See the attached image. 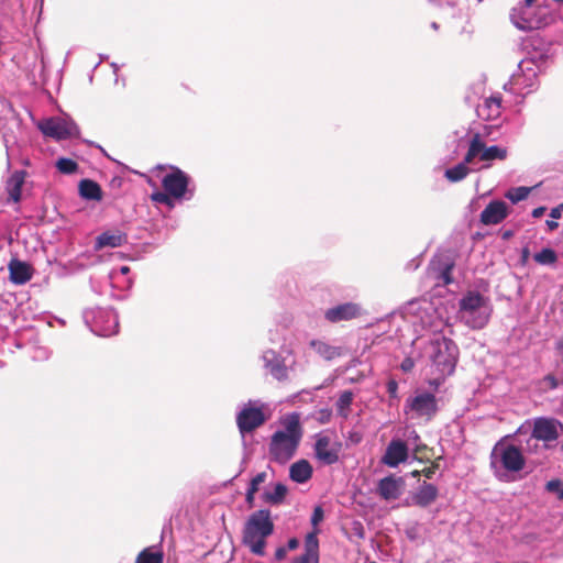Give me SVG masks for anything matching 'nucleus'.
<instances>
[{"instance_id":"13","label":"nucleus","mask_w":563,"mask_h":563,"mask_svg":"<svg viewBox=\"0 0 563 563\" xmlns=\"http://www.w3.org/2000/svg\"><path fill=\"white\" fill-rule=\"evenodd\" d=\"M341 448L342 444L339 441L327 434L319 433L316 437L314 455L325 465H331L339 461Z\"/></svg>"},{"instance_id":"9","label":"nucleus","mask_w":563,"mask_h":563,"mask_svg":"<svg viewBox=\"0 0 563 563\" xmlns=\"http://www.w3.org/2000/svg\"><path fill=\"white\" fill-rule=\"evenodd\" d=\"M84 320L91 332L99 336H111L118 333L119 320L112 309L90 308L84 311Z\"/></svg>"},{"instance_id":"5","label":"nucleus","mask_w":563,"mask_h":563,"mask_svg":"<svg viewBox=\"0 0 563 563\" xmlns=\"http://www.w3.org/2000/svg\"><path fill=\"white\" fill-rule=\"evenodd\" d=\"M526 461L520 449L514 444L498 442L490 454V465L495 475L503 479V473H517L525 467Z\"/></svg>"},{"instance_id":"48","label":"nucleus","mask_w":563,"mask_h":563,"mask_svg":"<svg viewBox=\"0 0 563 563\" xmlns=\"http://www.w3.org/2000/svg\"><path fill=\"white\" fill-rule=\"evenodd\" d=\"M544 380L550 385L551 388L558 387L556 378L552 375L545 376Z\"/></svg>"},{"instance_id":"16","label":"nucleus","mask_w":563,"mask_h":563,"mask_svg":"<svg viewBox=\"0 0 563 563\" xmlns=\"http://www.w3.org/2000/svg\"><path fill=\"white\" fill-rule=\"evenodd\" d=\"M409 449L405 441L393 439L382 456L380 462L389 467H397L399 464L408 460Z\"/></svg>"},{"instance_id":"58","label":"nucleus","mask_w":563,"mask_h":563,"mask_svg":"<svg viewBox=\"0 0 563 563\" xmlns=\"http://www.w3.org/2000/svg\"><path fill=\"white\" fill-rule=\"evenodd\" d=\"M431 27L434 29V30H438L439 25L437 22H432L431 23Z\"/></svg>"},{"instance_id":"35","label":"nucleus","mask_w":563,"mask_h":563,"mask_svg":"<svg viewBox=\"0 0 563 563\" xmlns=\"http://www.w3.org/2000/svg\"><path fill=\"white\" fill-rule=\"evenodd\" d=\"M534 261L540 265H553L556 260V253L550 247H544L533 256Z\"/></svg>"},{"instance_id":"1","label":"nucleus","mask_w":563,"mask_h":563,"mask_svg":"<svg viewBox=\"0 0 563 563\" xmlns=\"http://www.w3.org/2000/svg\"><path fill=\"white\" fill-rule=\"evenodd\" d=\"M302 438V429L297 413L289 415L283 422V429L275 431L268 444L269 460L286 464L291 460Z\"/></svg>"},{"instance_id":"21","label":"nucleus","mask_w":563,"mask_h":563,"mask_svg":"<svg viewBox=\"0 0 563 563\" xmlns=\"http://www.w3.org/2000/svg\"><path fill=\"white\" fill-rule=\"evenodd\" d=\"M430 310L431 306L429 303L423 302L422 305L420 301L415 300L408 302V305L405 307L404 314L406 318H408L409 316L418 318L420 320L422 329H430L432 331H437L438 325L433 323L432 317L429 313Z\"/></svg>"},{"instance_id":"7","label":"nucleus","mask_w":563,"mask_h":563,"mask_svg":"<svg viewBox=\"0 0 563 563\" xmlns=\"http://www.w3.org/2000/svg\"><path fill=\"white\" fill-rule=\"evenodd\" d=\"M439 411L438 400L432 393L416 391L407 398L404 412L410 420L431 421Z\"/></svg>"},{"instance_id":"45","label":"nucleus","mask_w":563,"mask_h":563,"mask_svg":"<svg viewBox=\"0 0 563 563\" xmlns=\"http://www.w3.org/2000/svg\"><path fill=\"white\" fill-rule=\"evenodd\" d=\"M562 213H563V203H560L555 208L551 209L550 217L552 219H559V218H561Z\"/></svg>"},{"instance_id":"20","label":"nucleus","mask_w":563,"mask_h":563,"mask_svg":"<svg viewBox=\"0 0 563 563\" xmlns=\"http://www.w3.org/2000/svg\"><path fill=\"white\" fill-rule=\"evenodd\" d=\"M454 267V263L450 258H434L432 260L429 267V276L435 280L438 286L449 285L453 282L451 273Z\"/></svg>"},{"instance_id":"55","label":"nucleus","mask_w":563,"mask_h":563,"mask_svg":"<svg viewBox=\"0 0 563 563\" xmlns=\"http://www.w3.org/2000/svg\"><path fill=\"white\" fill-rule=\"evenodd\" d=\"M511 235H512V232H511V231H505V232L503 233V238H504V239H509Z\"/></svg>"},{"instance_id":"38","label":"nucleus","mask_w":563,"mask_h":563,"mask_svg":"<svg viewBox=\"0 0 563 563\" xmlns=\"http://www.w3.org/2000/svg\"><path fill=\"white\" fill-rule=\"evenodd\" d=\"M56 168L62 174L71 175V174L77 172L78 164L74 159H71V158L60 157L56 162Z\"/></svg>"},{"instance_id":"23","label":"nucleus","mask_w":563,"mask_h":563,"mask_svg":"<svg viewBox=\"0 0 563 563\" xmlns=\"http://www.w3.org/2000/svg\"><path fill=\"white\" fill-rule=\"evenodd\" d=\"M126 242V234L120 230L106 231L99 234L95 241V250L99 251L104 247H119Z\"/></svg>"},{"instance_id":"44","label":"nucleus","mask_w":563,"mask_h":563,"mask_svg":"<svg viewBox=\"0 0 563 563\" xmlns=\"http://www.w3.org/2000/svg\"><path fill=\"white\" fill-rule=\"evenodd\" d=\"M286 555H287L286 547H279L275 551V561L280 562L286 558Z\"/></svg>"},{"instance_id":"52","label":"nucleus","mask_w":563,"mask_h":563,"mask_svg":"<svg viewBox=\"0 0 563 563\" xmlns=\"http://www.w3.org/2000/svg\"><path fill=\"white\" fill-rule=\"evenodd\" d=\"M547 227L549 228L550 231H553L559 227V223L555 222L554 220H548Z\"/></svg>"},{"instance_id":"14","label":"nucleus","mask_w":563,"mask_h":563,"mask_svg":"<svg viewBox=\"0 0 563 563\" xmlns=\"http://www.w3.org/2000/svg\"><path fill=\"white\" fill-rule=\"evenodd\" d=\"M562 424L554 419L539 418L534 421L532 433L527 441L529 450L530 443L542 441H554L559 438Z\"/></svg>"},{"instance_id":"17","label":"nucleus","mask_w":563,"mask_h":563,"mask_svg":"<svg viewBox=\"0 0 563 563\" xmlns=\"http://www.w3.org/2000/svg\"><path fill=\"white\" fill-rule=\"evenodd\" d=\"M404 488L405 481L402 477L388 475L379 479L377 484V494L384 500H396L402 495Z\"/></svg>"},{"instance_id":"32","label":"nucleus","mask_w":563,"mask_h":563,"mask_svg":"<svg viewBox=\"0 0 563 563\" xmlns=\"http://www.w3.org/2000/svg\"><path fill=\"white\" fill-rule=\"evenodd\" d=\"M287 494L286 485L282 483H277L272 490H267L264 493V500L266 503L277 505L280 504Z\"/></svg>"},{"instance_id":"26","label":"nucleus","mask_w":563,"mask_h":563,"mask_svg":"<svg viewBox=\"0 0 563 563\" xmlns=\"http://www.w3.org/2000/svg\"><path fill=\"white\" fill-rule=\"evenodd\" d=\"M501 97L492 96L485 99L484 103L477 109L478 115L486 120H494L500 115Z\"/></svg>"},{"instance_id":"57","label":"nucleus","mask_w":563,"mask_h":563,"mask_svg":"<svg viewBox=\"0 0 563 563\" xmlns=\"http://www.w3.org/2000/svg\"><path fill=\"white\" fill-rule=\"evenodd\" d=\"M527 7H531L534 0H523Z\"/></svg>"},{"instance_id":"25","label":"nucleus","mask_w":563,"mask_h":563,"mask_svg":"<svg viewBox=\"0 0 563 563\" xmlns=\"http://www.w3.org/2000/svg\"><path fill=\"white\" fill-rule=\"evenodd\" d=\"M318 530L308 533L305 539V552L297 556L298 560H305L311 563H319V541L317 538Z\"/></svg>"},{"instance_id":"28","label":"nucleus","mask_w":563,"mask_h":563,"mask_svg":"<svg viewBox=\"0 0 563 563\" xmlns=\"http://www.w3.org/2000/svg\"><path fill=\"white\" fill-rule=\"evenodd\" d=\"M312 476V467L307 460L295 462L289 468V477L291 481L303 484Z\"/></svg>"},{"instance_id":"47","label":"nucleus","mask_w":563,"mask_h":563,"mask_svg":"<svg viewBox=\"0 0 563 563\" xmlns=\"http://www.w3.org/2000/svg\"><path fill=\"white\" fill-rule=\"evenodd\" d=\"M299 547V541L296 538H291L288 540L286 549L287 552L291 550H296Z\"/></svg>"},{"instance_id":"22","label":"nucleus","mask_w":563,"mask_h":563,"mask_svg":"<svg viewBox=\"0 0 563 563\" xmlns=\"http://www.w3.org/2000/svg\"><path fill=\"white\" fill-rule=\"evenodd\" d=\"M439 490L433 484L423 482L412 495V504L422 508L430 506L438 498Z\"/></svg>"},{"instance_id":"10","label":"nucleus","mask_w":563,"mask_h":563,"mask_svg":"<svg viewBox=\"0 0 563 563\" xmlns=\"http://www.w3.org/2000/svg\"><path fill=\"white\" fill-rule=\"evenodd\" d=\"M507 156L508 151L506 147L497 145L486 146L481 135L476 133L470 142L466 153V162H474L475 158H478L479 161L487 163L484 167H489L490 162L505 161Z\"/></svg>"},{"instance_id":"33","label":"nucleus","mask_w":563,"mask_h":563,"mask_svg":"<svg viewBox=\"0 0 563 563\" xmlns=\"http://www.w3.org/2000/svg\"><path fill=\"white\" fill-rule=\"evenodd\" d=\"M531 190V187L526 186L512 187L506 191L505 197L509 199L511 203H518L526 200Z\"/></svg>"},{"instance_id":"27","label":"nucleus","mask_w":563,"mask_h":563,"mask_svg":"<svg viewBox=\"0 0 563 563\" xmlns=\"http://www.w3.org/2000/svg\"><path fill=\"white\" fill-rule=\"evenodd\" d=\"M26 173L24 170H15L7 180L5 189L9 199L13 202H19L21 199V190L24 184Z\"/></svg>"},{"instance_id":"43","label":"nucleus","mask_w":563,"mask_h":563,"mask_svg":"<svg viewBox=\"0 0 563 563\" xmlns=\"http://www.w3.org/2000/svg\"><path fill=\"white\" fill-rule=\"evenodd\" d=\"M387 391H388L390 397H394V398L397 397L398 384H397L396 380H389L387 383Z\"/></svg>"},{"instance_id":"6","label":"nucleus","mask_w":563,"mask_h":563,"mask_svg":"<svg viewBox=\"0 0 563 563\" xmlns=\"http://www.w3.org/2000/svg\"><path fill=\"white\" fill-rule=\"evenodd\" d=\"M539 67L532 59H523L519 63L518 69L504 85V89L523 99L538 86Z\"/></svg>"},{"instance_id":"53","label":"nucleus","mask_w":563,"mask_h":563,"mask_svg":"<svg viewBox=\"0 0 563 563\" xmlns=\"http://www.w3.org/2000/svg\"><path fill=\"white\" fill-rule=\"evenodd\" d=\"M423 474L427 478L431 479L434 474V471L432 468H427L423 471Z\"/></svg>"},{"instance_id":"12","label":"nucleus","mask_w":563,"mask_h":563,"mask_svg":"<svg viewBox=\"0 0 563 563\" xmlns=\"http://www.w3.org/2000/svg\"><path fill=\"white\" fill-rule=\"evenodd\" d=\"M265 422L260 401H249L236 416V423L242 434L252 432Z\"/></svg>"},{"instance_id":"3","label":"nucleus","mask_w":563,"mask_h":563,"mask_svg":"<svg viewBox=\"0 0 563 563\" xmlns=\"http://www.w3.org/2000/svg\"><path fill=\"white\" fill-rule=\"evenodd\" d=\"M489 299L478 291L468 290L459 300L457 318L471 329H483L489 321Z\"/></svg>"},{"instance_id":"19","label":"nucleus","mask_w":563,"mask_h":563,"mask_svg":"<svg viewBox=\"0 0 563 563\" xmlns=\"http://www.w3.org/2000/svg\"><path fill=\"white\" fill-rule=\"evenodd\" d=\"M509 214V207L503 200L490 201L481 212V222L484 225H496L501 223Z\"/></svg>"},{"instance_id":"8","label":"nucleus","mask_w":563,"mask_h":563,"mask_svg":"<svg viewBox=\"0 0 563 563\" xmlns=\"http://www.w3.org/2000/svg\"><path fill=\"white\" fill-rule=\"evenodd\" d=\"M162 186L165 191L178 201H189L196 192L195 181L178 167H172L170 172L162 178Z\"/></svg>"},{"instance_id":"2","label":"nucleus","mask_w":563,"mask_h":563,"mask_svg":"<svg viewBox=\"0 0 563 563\" xmlns=\"http://www.w3.org/2000/svg\"><path fill=\"white\" fill-rule=\"evenodd\" d=\"M274 532V521L268 509H260L252 512L246 519L242 542L250 552L257 556L266 554V540Z\"/></svg>"},{"instance_id":"54","label":"nucleus","mask_w":563,"mask_h":563,"mask_svg":"<svg viewBox=\"0 0 563 563\" xmlns=\"http://www.w3.org/2000/svg\"><path fill=\"white\" fill-rule=\"evenodd\" d=\"M119 271H120V273H121L122 275H126V274H129V272H130V267H128V266H121Z\"/></svg>"},{"instance_id":"34","label":"nucleus","mask_w":563,"mask_h":563,"mask_svg":"<svg viewBox=\"0 0 563 563\" xmlns=\"http://www.w3.org/2000/svg\"><path fill=\"white\" fill-rule=\"evenodd\" d=\"M511 22L515 24L516 27L519 30H531L533 29V23L531 20L527 19L525 16L522 9H512V12L510 14Z\"/></svg>"},{"instance_id":"18","label":"nucleus","mask_w":563,"mask_h":563,"mask_svg":"<svg viewBox=\"0 0 563 563\" xmlns=\"http://www.w3.org/2000/svg\"><path fill=\"white\" fill-rule=\"evenodd\" d=\"M362 314V307L355 302H344L332 308H329L324 312V318L331 323H338L341 321H349L355 319Z\"/></svg>"},{"instance_id":"50","label":"nucleus","mask_w":563,"mask_h":563,"mask_svg":"<svg viewBox=\"0 0 563 563\" xmlns=\"http://www.w3.org/2000/svg\"><path fill=\"white\" fill-rule=\"evenodd\" d=\"M529 256H530V251L529 249L526 246L522 249L521 251V263L522 264H526L529 260Z\"/></svg>"},{"instance_id":"42","label":"nucleus","mask_w":563,"mask_h":563,"mask_svg":"<svg viewBox=\"0 0 563 563\" xmlns=\"http://www.w3.org/2000/svg\"><path fill=\"white\" fill-rule=\"evenodd\" d=\"M547 489L551 493H558L563 498V487L560 481L553 479L547 483Z\"/></svg>"},{"instance_id":"24","label":"nucleus","mask_w":563,"mask_h":563,"mask_svg":"<svg viewBox=\"0 0 563 563\" xmlns=\"http://www.w3.org/2000/svg\"><path fill=\"white\" fill-rule=\"evenodd\" d=\"M10 280L15 285H23L32 278V272L29 264L12 260L9 264Z\"/></svg>"},{"instance_id":"31","label":"nucleus","mask_w":563,"mask_h":563,"mask_svg":"<svg viewBox=\"0 0 563 563\" xmlns=\"http://www.w3.org/2000/svg\"><path fill=\"white\" fill-rule=\"evenodd\" d=\"M310 346L319 354L322 358L331 361L341 355L340 347L330 345L322 340H312Z\"/></svg>"},{"instance_id":"49","label":"nucleus","mask_w":563,"mask_h":563,"mask_svg":"<svg viewBox=\"0 0 563 563\" xmlns=\"http://www.w3.org/2000/svg\"><path fill=\"white\" fill-rule=\"evenodd\" d=\"M545 210H547L545 207H538V208L532 210V217L533 218H540V217L543 216Z\"/></svg>"},{"instance_id":"40","label":"nucleus","mask_w":563,"mask_h":563,"mask_svg":"<svg viewBox=\"0 0 563 563\" xmlns=\"http://www.w3.org/2000/svg\"><path fill=\"white\" fill-rule=\"evenodd\" d=\"M266 473L265 472H261L258 474H256L252 479H251V483L249 485V487L252 488V490H258L261 484H263L265 481H266Z\"/></svg>"},{"instance_id":"46","label":"nucleus","mask_w":563,"mask_h":563,"mask_svg":"<svg viewBox=\"0 0 563 563\" xmlns=\"http://www.w3.org/2000/svg\"><path fill=\"white\" fill-rule=\"evenodd\" d=\"M413 366H415V363H413V361H412L411 358H409V357L405 358V360L401 362V365H400V367H401V369H402L404 372H410V371L413 368Z\"/></svg>"},{"instance_id":"29","label":"nucleus","mask_w":563,"mask_h":563,"mask_svg":"<svg viewBox=\"0 0 563 563\" xmlns=\"http://www.w3.org/2000/svg\"><path fill=\"white\" fill-rule=\"evenodd\" d=\"M473 164V162H466V156L464 159L457 165L445 169L444 176L451 183H457L463 180L471 172L475 170L468 165Z\"/></svg>"},{"instance_id":"41","label":"nucleus","mask_w":563,"mask_h":563,"mask_svg":"<svg viewBox=\"0 0 563 563\" xmlns=\"http://www.w3.org/2000/svg\"><path fill=\"white\" fill-rule=\"evenodd\" d=\"M324 518V511L321 506H316L311 516V525L316 528Z\"/></svg>"},{"instance_id":"4","label":"nucleus","mask_w":563,"mask_h":563,"mask_svg":"<svg viewBox=\"0 0 563 563\" xmlns=\"http://www.w3.org/2000/svg\"><path fill=\"white\" fill-rule=\"evenodd\" d=\"M457 346L448 338L435 339L430 345V360L433 374L438 377L434 378L430 384L434 387L439 386V379L451 375L456 366L457 362Z\"/></svg>"},{"instance_id":"51","label":"nucleus","mask_w":563,"mask_h":563,"mask_svg":"<svg viewBox=\"0 0 563 563\" xmlns=\"http://www.w3.org/2000/svg\"><path fill=\"white\" fill-rule=\"evenodd\" d=\"M256 492H257V490H252V488H251V487H249V488H247V490H246V501H247L249 504H252V503H253V500H254V495H255V493H256Z\"/></svg>"},{"instance_id":"37","label":"nucleus","mask_w":563,"mask_h":563,"mask_svg":"<svg viewBox=\"0 0 563 563\" xmlns=\"http://www.w3.org/2000/svg\"><path fill=\"white\" fill-rule=\"evenodd\" d=\"M136 563H163V554L159 551L145 549L137 555Z\"/></svg>"},{"instance_id":"36","label":"nucleus","mask_w":563,"mask_h":563,"mask_svg":"<svg viewBox=\"0 0 563 563\" xmlns=\"http://www.w3.org/2000/svg\"><path fill=\"white\" fill-rule=\"evenodd\" d=\"M352 401H353L352 391L346 390L340 395V397L336 401V409H338V412L340 416H342V417L347 416V411L350 409V406L352 405Z\"/></svg>"},{"instance_id":"11","label":"nucleus","mask_w":563,"mask_h":563,"mask_svg":"<svg viewBox=\"0 0 563 563\" xmlns=\"http://www.w3.org/2000/svg\"><path fill=\"white\" fill-rule=\"evenodd\" d=\"M38 130L55 140H67L79 135L78 125L69 119L52 117L37 123Z\"/></svg>"},{"instance_id":"56","label":"nucleus","mask_w":563,"mask_h":563,"mask_svg":"<svg viewBox=\"0 0 563 563\" xmlns=\"http://www.w3.org/2000/svg\"><path fill=\"white\" fill-rule=\"evenodd\" d=\"M292 563H311V562H307V561H305V560L294 559V560H292Z\"/></svg>"},{"instance_id":"15","label":"nucleus","mask_w":563,"mask_h":563,"mask_svg":"<svg viewBox=\"0 0 563 563\" xmlns=\"http://www.w3.org/2000/svg\"><path fill=\"white\" fill-rule=\"evenodd\" d=\"M261 360L265 371L275 379L283 382L288 378V367L285 364V358L276 351L272 349L265 350Z\"/></svg>"},{"instance_id":"39","label":"nucleus","mask_w":563,"mask_h":563,"mask_svg":"<svg viewBox=\"0 0 563 563\" xmlns=\"http://www.w3.org/2000/svg\"><path fill=\"white\" fill-rule=\"evenodd\" d=\"M151 199L154 202L174 207L173 200H175L167 191H156L151 195Z\"/></svg>"},{"instance_id":"30","label":"nucleus","mask_w":563,"mask_h":563,"mask_svg":"<svg viewBox=\"0 0 563 563\" xmlns=\"http://www.w3.org/2000/svg\"><path fill=\"white\" fill-rule=\"evenodd\" d=\"M78 189L84 199L99 201L102 198L100 186L91 179L80 180Z\"/></svg>"}]
</instances>
